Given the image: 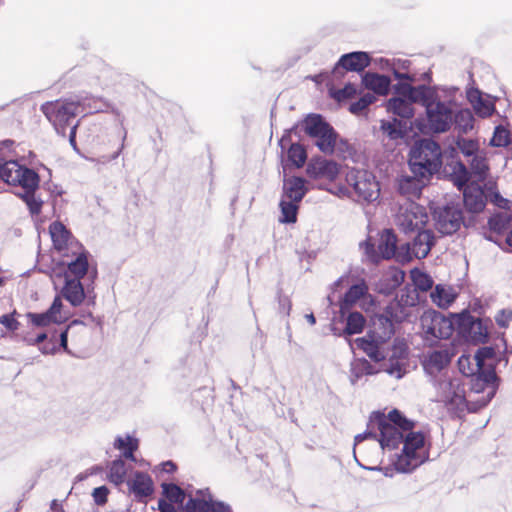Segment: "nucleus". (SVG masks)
I'll return each mask as SVG.
<instances>
[{"mask_svg": "<svg viewBox=\"0 0 512 512\" xmlns=\"http://www.w3.org/2000/svg\"><path fill=\"white\" fill-rule=\"evenodd\" d=\"M395 298H397L399 303H401L407 310H409L411 306H414L417 300L413 295L404 292H401V294L397 295Z\"/></svg>", "mask_w": 512, "mask_h": 512, "instance_id": "obj_58", "label": "nucleus"}, {"mask_svg": "<svg viewBox=\"0 0 512 512\" xmlns=\"http://www.w3.org/2000/svg\"><path fill=\"white\" fill-rule=\"evenodd\" d=\"M127 485L129 491L137 500L146 498L153 493V481L148 474L143 472H135L134 475L128 479Z\"/></svg>", "mask_w": 512, "mask_h": 512, "instance_id": "obj_25", "label": "nucleus"}, {"mask_svg": "<svg viewBox=\"0 0 512 512\" xmlns=\"http://www.w3.org/2000/svg\"><path fill=\"white\" fill-rule=\"evenodd\" d=\"M160 512H176L175 508L172 505L166 503H159Z\"/></svg>", "mask_w": 512, "mask_h": 512, "instance_id": "obj_64", "label": "nucleus"}, {"mask_svg": "<svg viewBox=\"0 0 512 512\" xmlns=\"http://www.w3.org/2000/svg\"><path fill=\"white\" fill-rule=\"evenodd\" d=\"M453 120L455 122L456 129L460 133H467L474 127V116L471 110L462 109L455 115L453 114Z\"/></svg>", "mask_w": 512, "mask_h": 512, "instance_id": "obj_39", "label": "nucleus"}, {"mask_svg": "<svg viewBox=\"0 0 512 512\" xmlns=\"http://www.w3.org/2000/svg\"><path fill=\"white\" fill-rule=\"evenodd\" d=\"M414 422L405 418L398 410L387 415L374 413L367 430L355 436V445L372 439L382 450H392L403 444L402 452L392 459V465L400 473H410L428 459L426 437L413 431Z\"/></svg>", "mask_w": 512, "mask_h": 512, "instance_id": "obj_1", "label": "nucleus"}, {"mask_svg": "<svg viewBox=\"0 0 512 512\" xmlns=\"http://www.w3.org/2000/svg\"><path fill=\"white\" fill-rule=\"evenodd\" d=\"M185 512H230L223 502L214 501L208 490H198L184 505Z\"/></svg>", "mask_w": 512, "mask_h": 512, "instance_id": "obj_17", "label": "nucleus"}, {"mask_svg": "<svg viewBox=\"0 0 512 512\" xmlns=\"http://www.w3.org/2000/svg\"><path fill=\"white\" fill-rule=\"evenodd\" d=\"M14 145V141L12 140H4L0 142V156H5L4 150H7L8 152L12 151V147Z\"/></svg>", "mask_w": 512, "mask_h": 512, "instance_id": "obj_62", "label": "nucleus"}, {"mask_svg": "<svg viewBox=\"0 0 512 512\" xmlns=\"http://www.w3.org/2000/svg\"><path fill=\"white\" fill-rule=\"evenodd\" d=\"M70 316L69 311L64 308L61 297H55L50 308L43 313H27L29 322L36 327H46L51 324H61Z\"/></svg>", "mask_w": 512, "mask_h": 512, "instance_id": "obj_15", "label": "nucleus"}, {"mask_svg": "<svg viewBox=\"0 0 512 512\" xmlns=\"http://www.w3.org/2000/svg\"><path fill=\"white\" fill-rule=\"evenodd\" d=\"M409 166L412 174L429 178L442 166L441 148L432 139H423L410 152Z\"/></svg>", "mask_w": 512, "mask_h": 512, "instance_id": "obj_6", "label": "nucleus"}, {"mask_svg": "<svg viewBox=\"0 0 512 512\" xmlns=\"http://www.w3.org/2000/svg\"><path fill=\"white\" fill-rule=\"evenodd\" d=\"M452 358L447 348L429 351L422 362L425 372L433 378L443 374L442 371L449 365Z\"/></svg>", "mask_w": 512, "mask_h": 512, "instance_id": "obj_19", "label": "nucleus"}, {"mask_svg": "<svg viewBox=\"0 0 512 512\" xmlns=\"http://www.w3.org/2000/svg\"><path fill=\"white\" fill-rule=\"evenodd\" d=\"M397 239L391 230H384L380 236L378 244L379 255H370V250L373 246L365 243L366 253L371 257L372 261H378L379 257L383 259H390L395 255Z\"/></svg>", "mask_w": 512, "mask_h": 512, "instance_id": "obj_22", "label": "nucleus"}, {"mask_svg": "<svg viewBox=\"0 0 512 512\" xmlns=\"http://www.w3.org/2000/svg\"><path fill=\"white\" fill-rule=\"evenodd\" d=\"M385 313L386 316L382 317L387 318L392 325L393 321L401 322L409 315V311L404 306H402L401 303H399L397 298H394L389 302L385 308Z\"/></svg>", "mask_w": 512, "mask_h": 512, "instance_id": "obj_38", "label": "nucleus"}, {"mask_svg": "<svg viewBox=\"0 0 512 512\" xmlns=\"http://www.w3.org/2000/svg\"><path fill=\"white\" fill-rule=\"evenodd\" d=\"M108 495V489L105 486L97 487L93 490L92 496L94 501L98 505L106 503Z\"/></svg>", "mask_w": 512, "mask_h": 512, "instance_id": "obj_57", "label": "nucleus"}, {"mask_svg": "<svg viewBox=\"0 0 512 512\" xmlns=\"http://www.w3.org/2000/svg\"><path fill=\"white\" fill-rule=\"evenodd\" d=\"M376 100L375 96L371 93H366L358 101L351 103L349 111L352 114H361L369 105Z\"/></svg>", "mask_w": 512, "mask_h": 512, "instance_id": "obj_49", "label": "nucleus"}, {"mask_svg": "<svg viewBox=\"0 0 512 512\" xmlns=\"http://www.w3.org/2000/svg\"><path fill=\"white\" fill-rule=\"evenodd\" d=\"M377 372L378 370L375 369L374 366L371 365V363L368 362L366 359H355L351 363L350 381L354 385L364 376L373 375L376 374Z\"/></svg>", "mask_w": 512, "mask_h": 512, "instance_id": "obj_33", "label": "nucleus"}, {"mask_svg": "<svg viewBox=\"0 0 512 512\" xmlns=\"http://www.w3.org/2000/svg\"><path fill=\"white\" fill-rule=\"evenodd\" d=\"M15 313L13 312L11 314H4L0 316V323L5 326L9 331H16L18 330L20 323L15 319Z\"/></svg>", "mask_w": 512, "mask_h": 512, "instance_id": "obj_55", "label": "nucleus"}, {"mask_svg": "<svg viewBox=\"0 0 512 512\" xmlns=\"http://www.w3.org/2000/svg\"><path fill=\"white\" fill-rule=\"evenodd\" d=\"M436 96L437 93L433 88L420 85L417 87L413 86L406 99L411 101L412 105L413 103H421L426 107Z\"/></svg>", "mask_w": 512, "mask_h": 512, "instance_id": "obj_35", "label": "nucleus"}, {"mask_svg": "<svg viewBox=\"0 0 512 512\" xmlns=\"http://www.w3.org/2000/svg\"><path fill=\"white\" fill-rule=\"evenodd\" d=\"M456 290L447 285L438 284L430 294L432 302L439 308H448L457 298Z\"/></svg>", "mask_w": 512, "mask_h": 512, "instance_id": "obj_29", "label": "nucleus"}, {"mask_svg": "<svg viewBox=\"0 0 512 512\" xmlns=\"http://www.w3.org/2000/svg\"><path fill=\"white\" fill-rule=\"evenodd\" d=\"M510 144V134L507 129L502 126H497L495 128L492 139L490 140V145L494 147H506Z\"/></svg>", "mask_w": 512, "mask_h": 512, "instance_id": "obj_48", "label": "nucleus"}, {"mask_svg": "<svg viewBox=\"0 0 512 512\" xmlns=\"http://www.w3.org/2000/svg\"><path fill=\"white\" fill-rule=\"evenodd\" d=\"M356 93H357L356 86L351 83H348L344 86V88L334 91L332 93V95L336 100L342 101V100L353 97L354 95H356Z\"/></svg>", "mask_w": 512, "mask_h": 512, "instance_id": "obj_53", "label": "nucleus"}, {"mask_svg": "<svg viewBox=\"0 0 512 512\" xmlns=\"http://www.w3.org/2000/svg\"><path fill=\"white\" fill-rule=\"evenodd\" d=\"M378 324L382 326L383 332H377L375 329L373 335H368L356 340L357 347L376 362L383 360L385 357L381 349V344L394 333L393 325L387 318L379 317Z\"/></svg>", "mask_w": 512, "mask_h": 512, "instance_id": "obj_10", "label": "nucleus"}, {"mask_svg": "<svg viewBox=\"0 0 512 512\" xmlns=\"http://www.w3.org/2000/svg\"><path fill=\"white\" fill-rule=\"evenodd\" d=\"M282 223H294L297 219L298 202L282 198L280 202Z\"/></svg>", "mask_w": 512, "mask_h": 512, "instance_id": "obj_41", "label": "nucleus"}, {"mask_svg": "<svg viewBox=\"0 0 512 512\" xmlns=\"http://www.w3.org/2000/svg\"><path fill=\"white\" fill-rule=\"evenodd\" d=\"M126 475V465L123 460H114L109 469V479L111 482L119 485L124 482Z\"/></svg>", "mask_w": 512, "mask_h": 512, "instance_id": "obj_45", "label": "nucleus"}, {"mask_svg": "<svg viewBox=\"0 0 512 512\" xmlns=\"http://www.w3.org/2000/svg\"><path fill=\"white\" fill-rule=\"evenodd\" d=\"M78 125H79V121H77L76 123H74V125L71 126L70 132H69V142L75 151H78V148L76 145V131H77Z\"/></svg>", "mask_w": 512, "mask_h": 512, "instance_id": "obj_61", "label": "nucleus"}, {"mask_svg": "<svg viewBox=\"0 0 512 512\" xmlns=\"http://www.w3.org/2000/svg\"><path fill=\"white\" fill-rule=\"evenodd\" d=\"M412 282L417 290L426 292L433 286V279L420 269H413L410 272Z\"/></svg>", "mask_w": 512, "mask_h": 512, "instance_id": "obj_43", "label": "nucleus"}, {"mask_svg": "<svg viewBox=\"0 0 512 512\" xmlns=\"http://www.w3.org/2000/svg\"><path fill=\"white\" fill-rule=\"evenodd\" d=\"M364 86L379 95H386L389 91L391 80L385 75L367 72L362 77Z\"/></svg>", "mask_w": 512, "mask_h": 512, "instance_id": "obj_30", "label": "nucleus"}, {"mask_svg": "<svg viewBox=\"0 0 512 512\" xmlns=\"http://www.w3.org/2000/svg\"><path fill=\"white\" fill-rule=\"evenodd\" d=\"M400 81H403V80H400ZM406 82H399L397 85H395L394 89H395V92L402 98H407V96L409 95L410 91H411V88L413 87L411 85V82L412 81H407L405 80Z\"/></svg>", "mask_w": 512, "mask_h": 512, "instance_id": "obj_59", "label": "nucleus"}, {"mask_svg": "<svg viewBox=\"0 0 512 512\" xmlns=\"http://www.w3.org/2000/svg\"><path fill=\"white\" fill-rule=\"evenodd\" d=\"M495 356V351L491 347H482L480 348L476 354V360L479 362L482 369H488L490 364H486V360H492ZM491 365H493L491 363Z\"/></svg>", "mask_w": 512, "mask_h": 512, "instance_id": "obj_52", "label": "nucleus"}, {"mask_svg": "<svg viewBox=\"0 0 512 512\" xmlns=\"http://www.w3.org/2000/svg\"><path fill=\"white\" fill-rule=\"evenodd\" d=\"M307 135L315 139V145L325 154H332L337 141V133L320 115H309L304 121Z\"/></svg>", "mask_w": 512, "mask_h": 512, "instance_id": "obj_7", "label": "nucleus"}, {"mask_svg": "<svg viewBox=\"0 0 512 512\" xmlns=\"http://www.w3.org/2000/svg\"><path fill=\"white\" fill-rule=\"evenodd\" d=\"M138 445V439L130 435L118 436L114 442V447L122 451V455L131 461H135L134 451L138 449Z\"/></svg>", "mask_w": 512, "mask_h": 512, "instance_id": "obj_36", "label": "nucleus"}, {"mask_svg": "<svg viewBox=\"0 0 512 512\" xmlns=\"http://www.w3.org/2000/svg\"><path fill=\"white\" fill-rule=\"evenodd\" d=\"M456 145L464 157L470 159L481 151L480 144L477 139H468L461 136L457 137Z\"/></svg>", "mask_w": 512, "mask_h": 512, "instance_id": "obj_42", "label": "nucleus"}, {"mask_svg": "<svg viewBox=\"0 0 512 512\" xmlns=\"http://www.w3.org/2000/svg\"><path fill=\"white\" fill-rule=\"evenodd\" d=\"M370 64V56L366 52L357 51L344 54L338 60L335 72L341 67L347 71L361 72Z\"/></svg>", "mask_w": 512, "mask_h": 512, "instance_id": "obj_24", "label": "nucleus"}, {"mask_svg": "<svg viewBox=\"0 0 512 512\" xmlns=\"http://www.w3.org/2000/svg\"><path fill=\"white\" fill-rule=\"evenodd\" d=\"M310 178L334 181L340 172L339 165L325 158L312 159L306 169Z\"/></svg>", "mask_w": 512, "mask_h": 512, "instance_id": "obj_20", "label": "nucleus"}, {"mask_svg": "<svg viewBox=\"0 0 512 512\" xmlns=\"http://www.w3.org/2000/svg\"><path fill=\"white\" fill-rule=\"evenodd\" d=\"M398 80L415 81V76L408 72L411 62L406 59L382 60Z\"/></svg>", "mask_w": 512, "mask_h": 512, "instance_id": "obj_34", "label": "nucleus"}, {"mask_svg": "<svg viewBox=\"0 0 512 512\" xmlns=\"http://www.w3.org/2000/svg\"><path fill=\"white\" fill-rule=\"evenodd\" d=\"M469 179L470 172L467 167L463 163H457L453 175L454 184L458 187L459 190L464 191V188L468 186L467 183Z\"/></svg>", "mask_w": 512, "mask_h": 512, "instance_id": "obj_47", "label": "nucleus"}, {"mask_svg": "<svg viewBox=\"0 0 512 512\" xmlns=\"http://www.w3.org/2000/svg\"><path fill=\"white\" fill-rule=\"evenodd\" d=\"M412 241L407 244L408 253L418 259L425 258L434 245V235L430 230H419Z\"/></svg>", "mask_w": 512, "mask_h": 512, "instance_id": "obj_23", "label": "nucleus"}, {"mask_svg": "<svg viewBox=\"0 0 512 512\" xmlns=\"http://www.w3.org/2000/svg\"><path fill=\"white\" fill-rule=\"evenodd\" d=\"M61 295L74 307L82 305L85 301L88 305H94L96 299L94 288L87 285L85 289L81 280L77 278L65 279Z\"/></svg>", "mask_w": 512, "mask_h": 512, "instance_id": "obj_14", "label": "nucleus"}, {"mask_svg": "<svg viewBox=\"0 0 512 512\" xmlns=\"http://www.w3.org/2000/svg\"><path fill=\"white\" fill-rule=\"evenodd\" d=\"M165 496L172 502L182 503L185 499V494L180 487L175 484H162Z\"/></svg>", "mask_w": 512, "mask_h": 512, "instance_id": "obj_50", "label": "nucleus"}, {"mask_svg": "<svg viewBox=\"0 0 512 512\" xmlns=\"http://www.w3.org/2000/svg\"><path fill=\"white\" fill-rule=\"evenodd\" d=\"M365 324L363 315L359 312H352L347 317L346 327L344 333L347 335L358 334L362 332Z\"/></svg>", "mask_w": 512, "mask_h": 512, "instance_id": "obj_44", "label": "nucleus"}, {"mask_svg": "<svg viewBox=\"0 0 512 512\" xmlns=\"http://www.w3.org/2000/svg\"><path fill=\"white\" fill-rule=\"evenodd\" d=\"M346 181L359 200L373 202L379 198L380 186L373 173L367 170L351 169L346 175Z\"/></svg>", "mask_w": 512, "mask_h": 512, "instance_id": "obj_8", "label": "nucleus"}, {"mask_svg": "<svg viewBox=\"0 0 512 512\" xmlns=\"http://www.w3.org/2000/svg\"><path fill=\"white\" fill-rule=\"evenodd\" d=\"M0 180L21 189L17 194L26 203L32 215L41 212L43 200L36 195L40 180L34 170L21 166L15 160L2 162L0 159Z\"/></svg>", "mask_w": 512, "mask_h": 512, "instance_id": "obj_3", "label": "nucleus"}, {"mask_svg": "<svg viewBox=\"0 0 512 512\" xmlns=\"http://www.w3.org/2000/svg\"><path fill=\"white\" fill-rule=\"evenodd\" d=\"M81 323L80 321L78 320H74L61 334H60V346L64 349V351L68 352V346H67V341H68V330L69 328L74 325V324H79Z\"/></svg>", "mask_w": 512, "mask_h": 512, "instance_id": "obj_60", "label": "nucleus"}, {"mask_svg": "<svg viewBox=\"0 0 512 512\" xmlns=\"http://www.w3.org/2000/svg\"><path fill=\"white\" fill-rule=\"evenodd\" d=\"M421 328L426 340L447 339L454 331L449 317L435 310H428L420 318Z\"/></svg>", "mask_w": 512, "mask_h": 512, "instance_id": "obj_11", "label": "nucleus"}, {"mask_svg": "<svg viewBox=\"0 0 512 512\" xmlns=\"http://www.w3.org/2000/svg\"><path fill=\"white\" fill-rule=\"evenodd\" d=\"M56 350L57 348L54 343H48L40 347L41 353L45 355L54 354Z\"/></svg>", "mask_w": 512, "mask_h": 512, "instance_id": "obj_63", "label": "nucleus"}, {"mask_svg": "<svg viewBox=\"0 0 512 512\" xmlns=\"http://www.w3.org/2000/svg\"><path fill=\"white\" fill-rule=\"evenodd\" d=\"M49 232L54 248L63 256L64 253L72 251L74 244H79L74 240L71 233L60 222H53L49 227Z\"/></svg>", "mask_w": 512, "mask_h": 512, "instance_id": "obj_21", "label": "nucleus"}, {"mask_svg": "<svg viewBox=\"0 0 512 512\" xmlns=\"http://www.w3.org/2000/svg\"><path fill=\"white\" fill-rule=\"evenodd\" d=\"M387 111L401 118L409 119L414 115V109L411 101L402 97L391 98L387 102Z\"/></svg>", "mask_w": 512, "mask_h": 512, "instance_id": "obj_32", "label": "nucleus"}, {"mask_svg": "<svg viewBox=\"0 0 512 512\" xmlns=\"http://www.w3.org/2000/svg\"><path fill=\"white\" fill-rule=\"evenodd\" d=\"M436 229L443 235L455 233L463 221L462 211L454 205L437 208L434 211Z\"/></svg>", "mask_w": 512, "mask_h": 512, "instance_id": "obj_16", "label": "nucleus"}, {"mask_svg": "<svg viewBox=\"0 0 512 512\" xmlns=\"http://www.w3.org/2000/svg\"><path fill=\"white\" fill-rule=\"evenodd\" d=\"M429 178L412 174L411 176H402L398 181L399 192L410 200L412 197H419L423 187L427 184Z\"/></svg>", "mask_w": 512, "mask_h": 512, "instance_id": "obj_26", "label": "nucleus"}, {"mask_svg": "<svg viewBox=\"0 0 512 512\" xmlns=\"http://www.w3.org/2000/svg\"><path fill=\"white\" fill-rule=\"evenodd\" d=\"M427 128L435 133L446 132L453 123L450 103L439 100L438 95L425 107Z\"/></svg>", "mask_w": 512, "mask_h": 512, "instance_id": "obj_12", "label": "nucleus"}, {"mask_svg": "<svg viewBox=\"0 0 512 512\" xmlns=\"http://www.w3.org/2000/svg\"><path fill=\"white\" fill-rule=\"evenodd\" d=\"M366 296H368V286L364 280H360L356 284H353L345 293V296L341 302V312L344 313L349 309L350 306L356 304Z\"/></svg>", "mask_w": 512, "mask_h": 512, "instance_id": "obj_28", "label": "nucleus"}, {"mask_svg": "<svg viewBox=\"0 0 512 512\" xmlns=\"http://www.w3.org/2000/svg\"><path fill=\"white\" fill-rule=\"evenodd\" d=\"M468 162L472 173L479 180H484L489 170L486 153L483 150H481L475 156L468 159Z\"/></svg>", "mask_w": 512, "mask_h": 512, "instance_id": "obj_37", "label": "nucleus"}, {"mask_svg": "<svg viewBox=\"0 0 512 512\" xmlns=\"http://www.w3.org/2000/svg\"><path fill=\"white\" fill-rule=\"evenodd\" d=\"M61 264L66 266L65 279L77 278L81 280L89 272L88 253L81 244H74L72 251L63 254Z\"/></svg>", "mask_w": 512, "mask_h": 512, "instance_id": "obj_13", "label": "nucleus"}, {"mask_svg": "<svg viewBox=\"0 0 512 512\" xmlns=\"http://www.w3.org/2000/svg\"><path fill=\"white\" fill-rule=\"evenodd\" d=\"M288 159L296 167H302L307 159V153L300 144H292L288 149Z\"/></svg>", "mask_w": 512, "mask_h": 512, "instance_id": "obj_46", "label": "nucleus"}, {"mask_svg": "<svg viewBox=\"0 0 512 512\" xmlns=\"http://www.w3.org/2000/svg\"><path fill=\"white\" fill-rule=\"evenodd\" d=\"M381 130L390 139H398L402 137V132L396 127L395 122L382 121Z\"/></svg>", "mask_w": 512, "mask_h": 512, "instance_id": "obj_54", "label": "nucleus"}, {"mask_svg": "<svg viewBox=\"0 0 512 512\" xmlns=\"http://www.w3.org/2000/svg\"><path fill=\"white\" fill-rule=\"evenodd\" d=\"M458 368L464 376L474 377L472 389L475 394L484 393L481 396L480 407H485L495 396L497 389L498 378L494 365L482 369L475 355H462L458 359Z\"/></svg>", "mask_w": 512, "mask_h": 512, "instance_id": "obj_5", "label": "nucleus"}, {"mask_svg": "<svg viewBox=\"0 0 512 512\" xmlns=\"http://www.w3.org/2000/svg\"><path fill=\"white\" fill-rule=\"evenodd\" d=\"M511 320H512V311L510 309H502L495 316L496 323L502 328L508 327L509 322Z\"/></svg>", "mask_w": 512, "mask_h": 512, "instance_id": "obj_56", "label": "nucleus"}, {"mask_svg": "<svg viewBox=\"0 0 512 512\" xmlns=\"http://www.w3.org/2000/svg\"><path fill=\"white\" fill-rule=\"evenodd\" d=\"M407 365V346L403 342H397L388 361L384 363L383 370L391 377L401 379L407 372Z\"/></svg>", "mask_w": 512, "mask_h": 512, "instance_id": "obj_18", "label": "nucleus"}, {"mask_svg": "<svg viewBox=\"0 0 512 512\" xmlns=\"http://www.w3.org/2000/svg\"><path fill=\"white\" fill-rule=\"evenodd\" d=\"M470 102L473 105L475 112L482 118L488 117L493 114L494 105L487 100H484L478 92L469 95Z\"/></svg>", "mask_w": 512, "mask_h": 512, "instance_id": "obj_40", "label": "nucleus"}, {"mask_svg": "<svg viewBox=\"0 0 512 512\" xmlns=\"http://www.w3.org/2000/svg\"><path fill=\"white\" fill-rule=\"evenodd\" d=\"M282 198L300 202L306 193L305 180L300 177H292L284 181Z\"/></svg>", "mask_w": 512, "mask_h": 512, "instance_id": "obj_31", "label": "nucleus"}, {"mask_svg": "<svg viewBox=\"0 0 512 512\" xmlns=\"http://www.w3.org/2000/svg\"><path fill=\"white\" fill-rule=\"evenodd\" d=\"M470 330L473 334V340L477 342H485L488 337L487 327L484 326L482 320L476 319L471 321Z\"/></svg>", "mask_w": 512, "mask_h": 512, "instance_id": "obj_51", "label": "nucleus"}, {"mask_svg": "<svg viewBox=\"0 0 512 512\" xmlns=\"http://www.w3.org/2000/svg\"><path fill=\"white\" fill-rule=\"evenodd\" d=\"M432 383L435 388V401L442 403L448 411L459 413L467 408L471 412H476L482 408L481 397L466 400L460 379L453 378L445 372L433 378Z\"/></svg>", "mask_w": 512, "mask_h": 512, "instance_id": "obj_4", "label": "nucleus"}, {"mask_svg": "<svg viewBox=\"0 0 512 512\" xmlns=\"http://www.w3.org/2000/svg\"><path fill=\"white\" fill-rule=\"evenodd\" d=\"M465 207L470 212H480L485 207V195L482 188L477 184L466 186L463 191Z\"/></svg>", "mask_w": 512, "mask_h": 512, "instance_id": "obj_27", "label": "nucleus"}, {"mask_svg": "<svg viewBox=\"0 0 512 512\" xmlns=\"http://www.w3.org/2000/svg\"><path fill=\"white\" fill-rule=\"evenodd\" d=\"M107 108L108 104L102 99L86 95L46 102L41 106V111L56 132L65 136L67 128L74 125L73 121L79 113H97Z\"/></svg>", "mask_w": 512, "mask_h": 512, "instance_id": "obj_2", "label": "nucleus"}, {"mask_svg": "<svg viewBox=\"0 0 512 512\" xmlns=\"http://www.w3.org/2000/svg\"><path fill=\"white\" fill-rule=\"evenodd\" d=\"M428 221L426 209L411 200L400 204L396 214V224L404 233L421 230Z\"/></svg>", "mask_w": 512, "mask_h": 512, "instance_id": "obj_9", "label": "nucleus"}]
</instances>
